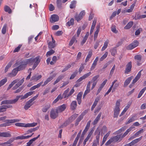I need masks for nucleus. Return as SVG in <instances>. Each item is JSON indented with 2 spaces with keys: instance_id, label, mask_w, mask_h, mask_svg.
<instances>
[{
  "instance_id": "3c124183",
  "label": "nucleus",
  "mask_w": 146,
  "mask_h": 146,
  "mask_svg": "<svg viewBox=\"0 0 146 146\" xmlns=\"http://www.w3.org/2000/svg\"><path fill=\"white\" fill-rule=\"evenodd\" d=\"M119 85V83H116V82L114 84L113 87V89L112 91V92H115V90L118 87Z\"/></svg>"
},
{
  "instance_id": "4c0bfd02",
  "label": "nucleus",
  "mask_w": 146,
  "mask_h": 146,
  "mask_svg": "<svg viewBox=\"0 0 146 146\" xmlns=\"http://www.w3.org/2000/svg\"><path fill=\"white\" fill-rule=\"evenodd\" d=\"M146 90V87H145L140 91L137 97L138 98H140Z\"/></svg>"
},
{
  "instance_id": "f03ea898",
  "label": "nucleus",
  "mask_w": 146,
  "mask_h": 146,
  "mask_svg": "<svg viewBox=\"0 0 146 146\" xmlns=\"http://www.w3.org/2000/svg\"><path fill=\"white\" fill-rule=\"evenodd\" d=\"M14 67H17L16 68L19 71L24 69L26 66L23 61L21 60L17 61L13 65Z\"/></svg>"
},
{
  "instance_id": "20e7f679",
  "label": "nucleus",
  "mask_w": 146,
  "mask_h": 146,
  "mask_svg": "<svg viewBox=\"0 0 146 146\" xmlns=\"http://www.w3.org/2000/svg\"><path fill=\"white\" fill-rule=\"evenodd\" d=\"M37 124V123H28L27 124L22 123H15V125L16 126L18 127H33L36 126Z\"/></svg>"
},
{
  "instance_id": "7ed1b4c3",
  "label": "nucleus",
  "mask_w": 146,
  "mask_h": 146,
  "mask_svg": "<svg viewBox=\"0 0 146 146\" xmlns=\"http://www.w3.org/2000/svg\"><path fill=\"white\" fill-rule=\"evenodd\" d=\"M120 100H118L116 101L115 107L114 110V112L113 113V117L114 118H117L118 117L120 111Z\"/></svg>"
},
{
  "instance_id": "13d9d810",
  "label": "nucleus",
  "mask_w": 146,
  "mask_h": 146,
  "mask_svg": "<svg viewBox=\"0 0 146 146\" xmlns=\"http://www.w3.org/2000/svg\"><path fill=\"white\" fill-rule=\"evenodd\" d=\"M8 122L10 123H13L16 122H18L20 121V119H13L11 120H8Z\"/></svg>"
},
{
  "instance_id": "58836bf2",
  "label": "nucleus",
  "mask_w": 146,
  "mask_h": 146,
  "mask_svg": "<svg viewBox=\"0 0 146 146\" xmlns=\"http://www.w3.org/2000/svg\"><path fill=\"white\" fill-rule=\"evenodd\" d=\"M146 90V87H145L140 91L137 97L138 98H140Z\"/></svg>"
},
{
  "instance_id": "cd10ccee",
  "label": "nucleus",
  "mask_w": 146,
  "mask_h": 146,
  "mask_svg": "<svg viewBox=\"0 0 146 146\" xmlns=\"http://www.w3.org/2000/svg\"><path fill=\"white\" fill-rule=\"evenodd\" d=\"M84 115H82V114L80 115L76 119V122L75 124V126H77L79 124V122L83 119Z\"/></svg>"
},
{
  "instance_id": "c9c22d12",
  "label": "nucleus",
  "mask_w": 146,
  "mask_h": 146,
  "mask_svg": "<svg viewBox=\"0 0 146 146\" xmlns=\"http://www.w3.org/2000/svg\"><path fill=\"white\" fill-rule=\"evenodd\" d=\"M42 77L41 75H39L38 76H33L31 79V80H35L37 81L40 79Z\"/></svg>"
},
{
  "instance_id": "72a5a7b5",
  "label": "nucleus",
  "mask_w": 146,
  "mask_h": 146,
  "mask_svg": "<svg viewBox=\"0 0 146 146\" xmlns=\"http://www.w3.org/2000/svg\"><path fill=\"white\" fill-rule=\"evenodd\" d=\"M64 76L63 75H60L59 76L56 80V81H54L53 84L55 85L58 82L60 81L63 78Z\"/></svg>"
},
{
  "instance_id": "9b49d317",
  "label": "nucleus",
  "mask_w": 146,
  "mask_h": 146,
  "mask_svg": "<svg viewBox=\"0 0 146 146\" xmlns=\"http://www.w3.org/2000/svg\"><path fill=\"white\" fill-rule=\"evenodd\" d=\"M12 108L13 106L11 105H2L0 106V112H3L5 111L7 109Z\"/></svg>"
},
{
  "instance_id": "2eb2a0df",
  "label": "nucleus",
  "mask_w": 146,
  "mask_h": 146,
  "mask_svg": "<svg viewBox=\"0 0 146 146\" xmlns=\"http://www.w3.org/2000/svg\"><path fill=\"white\" fill-rule=\"evenodd\" d=\"M19 71L16 68H14L12 71V72L9 74V76L10 77H14L17 75Z\"/></svg>"
},
{
  "instance_id": "dca6fc26",
  "label": "nucleus",
  "mask_w": 146,
  "mask_h": 146,
  "mask_svg": "<svg viewBox=\"0 0 146 146\" xmlns=\"http://www.w3.org/2000/svg\"><path fill=\"white\" fill-rule=\"evenodd\" d=\"M100 100V97H97L94 102L93 104L92 105L91 108V110L92 111L93 110L94 108L96 107L97 105L98 102Z\"/></svg>"
},
{
  "instance_id": "bf43d9fd",
  "label": "nucleus",
  "mask_w": 146,
  "mask_h": 146,
  "mask_svg": "<svg viewBox=\"0 0 146 146\" xmlns=\"http://www.w3.org/2000/svg\"><path fill=\"white\" fill-rule=\"evenodd\" d=\"M71 65L70 64L67 65L62 71V72H63L67 70H68L69 68H71Z\"/></svg>"
},
{
  "instance_id": "f3484780",
  "label": "nucleus",
  "mask_w": 146,
  "mask_h": 146,
  "mask_svg": "<svg viewBox=\"0 0 146 146\" xmlns=\"http://www.w3.org/2000/svg\"><path fill=\"white\" fill-rule=\"evenodd\" d=\"M51 20L50 19V22L52 23L58 21L59 20L58 16L56 15H53L51 17Z\"/></svg>"
},
{
  "instance_id": "864d4df0",
  "label": "nucleus",
  "mask_w": 146,
  "mask_h": 146,
  "mask_svg": "<svg viewBox=\"0 0 146 146\" xmlns=\"http://www.w3.org/2000/svg\"><path fill=\"white\" fill-rule=\"evenodd\" d=\"M50 104L45 106L42 109V111L43 112H45L50 108Z\"/></svg>"
},
{
  "instance_id": "2f4dec72",
  "label": "nucleus",
  "mask_w": 146,
  "mask_h": 146,
  "mask_svg": "<svg viewBox=\"0 0 146 146\" xmlns=\"http://www.w3.org/2000/svg\"><path fill=\"white\" fill-rule=\"evenodd\" d=\"M19 81L18 79H17L13 80L11 83L10 84L8 87L7 90H9L15 83Z\"/></svg>"
},
{
  "instance_id": "69168bd1",
  "label": "nucleus",
  "mask_w": 146,
  "mask_h": 146,
  "mask_svg": "<svg viewBox=\"0 0 146 146\" xmlns=\"http://www.w3.org/2000/svg\"><path fill=\"white\" fill-rule=\"evenodd\" d=\"M93 131L94 130L92 129L91 130V131L88 134L87 136L86 137L85 139L88 140L90 138L92 134Z\"/></svg>"
},
{
  "instance_id": "bb28decb",
  "label": "nucleus",
  "mask_w": 146,
  "mask_h": 146,
  "mask_svg": "<svg viewBox=\"0 0 146 146\" xmlns=\"http://www.w3.org/2000/svg\"><path fill=\"white\" fill-rule=\"evenodd\" d=\"M117 81V80H114L113 82L112 83L111 85V86L108 91L106 93L105 96L106 95H108L109 94V93L111 91V90H112V88L113 87L114 84V83H115Z\"/></svg>"
},
{
  "instance_id": "7c9ffc66",
  "label": "nucleus",
  "mask_w": 146,
  "mask_h": 146,
  "mask_svg": "<svg viewBox=\"0 0 146 146\" xmlns=\"http://www.w3.org/2000/svg\"><path fill=\"white\" fill-rule=\"evenodd\" d=\"M92 54V52L91 50H90L88 52V54L85 60L86 62H88L90 58L91 57Z\"/></svg>"
},
{
  "instance_id": "6e6552de",
  "label": "nucleus",
  "mask_w": 146,
  "mask_h": 146,
  "mask_svg": "<svg viewBox=\"0 0 146 146\" xmlns=\"http://www.w3.org/2000/svg\"><path fill=\"white\" fill-rule=\"evenodd\" d=\"M16 100H6L2 101L1 105L3 104H15L16 103Z\"/></svg>"
},
{
  "instance_id": "79ce46f5",
  "label": "nucleus",
  "mask_w": 146,
  "mask_h": 146,
  "mask_svg": "<svg viewBox=\"0 0 146 146\" xmlns=\"http://www.w3.org/2000/svg\"><path fill=\"white\" fill-rule=\"evenodd\" d=\"M109 42L108 40H107L105 42L103 47L102 48V51H104L107 47Z\"/></svg>"
},
{
  "instance_id": "5701e85b",
  "label": "nucleus",
  "mask_w": 146,
  "mask_h": 146,
  "mask_svg": "<svg viewBox=\"0 0 146 146\" xmlns=\"http://www.w3.org/2000/svg\"><path fill=\"white\" fill-rule=\"evenodd\" d=\"M14 138H11L9 139L7 141L4 143V145H6V146H10L12 145L11 143L14 141Z\"/></svg>"
},
{
  "instance_id": "e433bc0d",
  "label": "nucleus",
  "mask_w": 146,
  "mask_h": 146,
  "mask_svg": "<svg viewBox=\"0 0 146 146\" xmlns=\"http://www.w3.org/2000/svg\"><path fill=\"white\" fill-rule=\"evenodd\" d=\"M133 24V21L129 22L124 27V29H130L132 26Z\"/></svg>"
},
{
  "instance_id": "6ab92c4d",
  "label": "nucleus",
  "mask_w": 146,
  "mask_h": 146,
  "mask_svg": "<svg viewBox=\"0 0 146 146\" xmlns=\"http://www.w3.org/2000/svg\"><path fill=\"white\" fill-rule=\"evenodd\" d=\"M33 58H31L30 59H27L23 61V62L26 66L27 64L32 65L33 63Z\"/></svg>"
},
{
  "instance_id": "6e6d98bb",
  "label": "nucleus",
  "mask_w": 146,
  "mask_h": 146,
  "mask_svg": "<svg viewBox=\"0 0 146 146\" xmlns=\"http://www.w3.org/2000/svg\"><path fill=\"white\" fill-rule=\"evenodd\" d=\"M21 98V99L22 100L26 98V97H25V95L24 96L23 95H20V96H16V98L14 100H16V102H17L19 99Z\"/></svg>"
},
{
  "instance_id": "37998d69",
  "label": "nucleus",
  "mask_w": 146,
  "mask_h": 146,
  "mask_svg": "<svg viewBox=\"0 0 146 146\" xmlns=\"http://www.w3.org/2000/svg\"><path fill=\"white\" fill-rule=\"evenodd\" d=\"M12 64V61L10 62L7 65L6 67H5V72H7L9 68L11 66V65Z\"/></svg>"
},
{
  "instance_id": "603ef678",
  "label": "nucleus",
  "mask_w": 146,
  "mask_h": 146,
  "mask_svg": "<svg viewBox=\"0 0 146 146\" xmlns=\"http://www.w3.org/2000/svg\"><path fill=\"white\" fill-rule=\"evenodd\" d=\"M74 19L73 18H71L69 21H68L66 23L68 26H70L71 25H73L74 24Z\"/></svg>"
},
{
  "instance_id": "b1692460",
  "label": "nucleus",
  "mask_w": 146,
  "mask_h": 146,
  "mask_svg": "<svg viewBox=\"0 0 146 146\" xmlns=\"http://www.w3.org/2000/svg\"><path fill=\"white\" fill-rule=\"evenodd\" d=\"M31 137V135H27V136H24L22 135L20 136H18L15 138V139H27L30 137Z\"/></svg>"
},
{
  "instance_id": "774afa93",
  "label": "nucleus",
  "mask_w": 146,
  "mask_h": 146,
  "mask_svg": "<svg viewBox=\"0 0 146 146\" xmlns=\"http://www.w3.org/2000/svg\"><path fill=\"white\" fill-rule=\"evenodd\" d=\"M75 17L76 20L78 22L81 20L82 18V16H80L79 14V15H76Z\"/></svg>"
},
{
  "instance_id": "c756f323",
  "label": "nucleus",
  "mask_w": 146,
  "mask_h": 146,
  "mask_svg": "<svg viewBox=\"0 0 146 146\" xmlns=\"http://www.w3.org/2000/svg\"><path fill=\"white\" fill-rule=\"evenodd\" d=\"M77 106V102L76 101H73L71 105L70 108L72 110H75Z\"/></svg>"
},
{
  "instance_id": "052dcab7",
  "label": "nucleus",
  "mask_w": 146,
  "mask_h": 146,
  "mask_svg": "<svg viewBox=\"0 0 146 146\" xmlns=\"http://www.w3.org/2000/svg\"><path fill=\"white\" fill-rule=\"evenodd\" d=\"M7 27V25L5 24L3 27L1 32L3 34H5L6 33Z\"/></svg>"
},
{
  "instance_id": "e2e57ef3",
  "label": "nucleus",
  "mask_w": 146,
  "mask_h": 146,
  "mask_svg": "<svg viewBox=\"0 0 146 146\" xmlns=\"http://www.w3.org/2000/svg\"><path fill=\"white\" fill-rule=\"evenodd\" d=\"M134 117H135L134 116H133L132 117H131V118H130L126 122L125 124H129V123H130L131 122L133 121H134Z\"/></svg>"
},
{
  "instance_id": "0e129e2a",
  "label": "nucleus",
  "mask_w": 146,
  "mask_h": 146,
  "mask_svg": "<svg viewBox=\"0 0 146 146\" xmlns=\"http://www.w3.org/2000/svg\"><path fill=\"white\" fill-rule=\"evenodd\" d=\"M93 131L94 130L92 129L91 130V131L88 134L87 136L86 137L85 139L88 140L90 138L92 134Z\"/></svg>"
},
{
  "instance_id": "5fc2aeb1",
  "label": "nucleus",
  "mask_w": 146,
  "mask_h": 146,
  "mask_svg": "<svg viewBox=\"0 0 146 146\" xmlns=\"http://www.w3.org/2000/svg\"><path fill=\"white\" fill-rule=\"evenodd\" d=\"M108 55V52H106L105 53V54L103 55L100 59V61H102Z\"/></svg>"
},
{
  "instance_id": "1a4fd4ad",
  "label": "nucleus",
  "mask_w": 146,
  "mask_h": 146,
  "mask_svg": "<svg viewBox=\"0 0 146 146\" xmlns=\"http://www.w3.org/2000/svg\"><path fill=\"white\" fill-rule=\"evenodd\" d=\"M67 105L64 104L60 106H58L56 109V110L59 113L63 111L66 108Z\"/></svg>"
},
{
  "instance_id": "473e14b6",
  "label": "nucleus",
  "mask_w": 146,
  "mask_h": 146,
  "mask_svg": "<svg viewBox=\"0 0 146 146\" xmlns=\"http://www.w3.org/2000/svg\"><path fill=\"white\" fill-rule=\"evenodd\" d=\"M62 98V96L61 94H60L58 95L57 98L53 101L52 104H54L56 103L59 100H61Z\"/></svg>"
},
{
  "instance_id": "412c9836",
  "label": "nucleus",
  "mask_w": 146,
  "mask_h": 146,
  "mask_svg": "<svg viewBox=\"0 0 146 146\" xmlns=\"http://www.w3.org/2000/svg\"><path fill=\"white\" fill-rule=\"evenodd\" d=\"M133 78V76H132L128 78L125 80L123 85V87H126L128 85V84L130 83Z\"/></svg>"
},
{
  "instance_id": "8fccbe9b",
  "label": "nucleus",
  "mask_w": 146,
  "mask_h": 146,
  "mask_svg": "<svg viewBox=\"0 0 146 146\" xmlns=\"http://www.w3.org/2000/svg\"><path fill=\"white\" fill-rule=\"evenodd\" d=\"M72 121H71V120L69 119V118L62 125V126L63 127H66L69 124L71 123Z\"/></svg>"
},
{
  "instance_id": "393cba45",
  "label": "nucleus",
  "mask_w": 146,
  "mask_h": 146,
  "mask_svg": "<svg viewBox=\"0 0 146 146\" xmlns=\"http://www.w3.org/2000/svg\"><path fill=\"white\" fill-rule=\"evenodd\" d=\"M4 9L5 12H8L9 14H11L12 12V10L9 6L5 5L4 6Z\"/></svg>"
},
{
  "instance_id": "a211bd4d",
  "label": "nucleus",
  "mask_w": 146,
  "mask_h": 146,
  "mask_svg": "<svg viewBox=\"0 0 146 146\" xmlns=\"http://www.w3.org/2000/svg\"><path fill=\"white\" fill-rule=\"evenodd\" d=\"M11 136V135L7 132H0V137H10Z\"/></svg>"
},
{
  "instance_id": "c03bdc74",
  "label": "nucleus",
  "mask_w": 146,
  "mask_h": 146,
  "mask_svg": "<svg viewBox=\"0 0 146 146\" xmlns=\"http://www.w3.org/2000/svg\"><path fill=\"white\" fill-rule=\"evenodd\" d=\"M78 114H77L76 113H75L72 115L71 117H70L69 118V119H70L71 121L72 122L75 119L78 117Z\"/></svg>"
},
{
  "instance_id": "de8ad7c7",
  "label": "nucleus",
  "mask_w": 146,
  "mask_h": 146,
  "mask_svg": "<svg viewBox=\"0 0 146 146\" xmlns=\"http://www.w3.org/2000/svg\"><path fill=\"white\" fill-rule=\"evenodd\" d=\"M55 52V51L51 49L50 51L47 52L46 53V56L47 57L50 56V55H52Z\"/></svg>"
},
{
  "instance_id": "09e8293b",
  "label": "nucleus",
  "mask_w": 146,
  "mask_h": 146,
  "mask_svg": "<svg viewBox=\"0 0 146 146\" xmlns=\"http://www.w3.org/2000/svg\"><path fill=\"white\" fill-rule=\"evenodd\" d=\"M55 46V44L53 42H50L48 43V47L50 49L54 48Z\"/></svg>"
},
{
  "instance_id": "423d86ee",
  "label": "nucleus",
  "mask_w": 146,
  "mask_h": 146,
  "mask_svg": "<svg viewBox=\"0 0 146 146\" xmlns=\"http://www.w3.org/2000/svg\"><path fill=\"white\" fill-rule=\"evenodd\" d=\"M143 70V69L141 70L140 71H139L138 73L137 74L135 78L133 80V82L132 83V84L130 85L129 86V87L130 88H131L132 86H133V84L136 83L140 78L141 75V72Z\"/></svg>"
},
{
  "instance_id": "49530a36",
  "label": "nucleus",
  "mask_w": 146,
  "mask_h": 146,
  "mask_svg": "<svg viewBox=\"0 0 146 146\" xmlns=\"http://www.w3.org/2000/svg\"><path fill=\"white\" fill-rule=\"evenodd\" d=\"M69 88H68L66 90L63 94V95L64 98H67L69 96V94H68V93L69 91Z\"/></svg>"
},
{
  "instance_id": "4d7b16f0",
  "label": "nucleus",
  "mask_w": 146,
  "mask_h": 146,
  "mask_svg": "<svg viewBox=\"0 0 146 146\" xmlns=\"http://www.w3.org/2000/svg\"><path fill=\"white\" fill-rule=\"evenodd\" d=\"M17 82V83L16 84L17 85V86L19 87L23 83L24 80V78H23L21 80Z\"/></svg>"
},
{
  "instance_id": "9d476101",
  "label": "nucleus",
  "mask_w": 146,
  "mask_h": 146,
  "mask_svg": "<svg viewBox=\"0 0 146 146\" xmlns=\"http://www.w3.org/2000/svg\"><path fill=\"white\" fill-rule=\"evenodd\" d=\"M132 67V62L130 61L128 63L126 66V68L125 71V74L128 73L131 71Z\"/></svg>"
},
{
  "instance_id": "f704fd0d",
  "label": "nucleus",
  "mask_w": 146,
  "mask_h": 146,
  "mask_svg": "<svg viewBox=\"0 0 146 146\" xmlns=\"http://www.w3.org/2000/svg\"><path fill=\"white\" fill-rule=\"evenodd\" d=\"M110 52L111 53L112 55L114 56L117 53V50L116 47H114L111 48Z\"/></svg>"
},
{
  "instance_id": "338daca9",
  "label": "nucleus",
  "mask_w": 146,
  "mask_h": 146,
  "mask_svg": "<svg viewBox=\"0 0 146 146\" xmlns=\"http://www.w3.org/2000/svg\"><path fill=\"white\" fill-rule=\"evenodd\" d=\"M56 76V74H54L52 75V76H50V77L48 78L46 80L48 82H50L53 78L54 77Z\"/></svg>"
},
{
  "instance_id": "680f3d73",
  "label": "nucleus",
  "mask_w": 146,
  "mask_h": 146,
  "mask_svg": "<svg viewBox=\"0 0 146 146\" xmlns=\"http://www.w3.org/2000/svg\"><path fill=\"white\" fill-rule=\"evenodd\" d=\"M7 80L6 78L2 79L0 81V87L3 85L7 82Z\"/></svg>"
},
{
  "instance_id": "39448f33",
  "label": "nucleus",
  "mask_w": 146,
  "mask_h": 146,
  "mask_svg": "<svg viewBox=\"0 0 146 146\" xmlns=\"http://www.w3.org/2000/svg\"><path fill=\"white\" fill-rule=\"evenodd\" d=\"M33 63L34 62L33 64L32 69L34 70L36 68L37 66L39 63L40 61V56H38L36 57L35 58H33Z\"/></svg>"
},
{
  "instance_id": "aec40b11",
  "label": "nucleus",
  "mask_w": 146,
  "mask_h": 146,
  "mask_svg": "<svg viewBox=\"0 0 146 146\" xmlns=\"http://www.w3.org/2000/svg\"><path fill=\"white\" fill-rule=\"evenodd\" d=\"M33 104V103L29 100L28 101L25 105L24 108L25 110H28Z\"/></svg>"
},
{
  "instance_id": "f8f14e48",
  "label": "nucleus",
  "mask_w": 146,
  "mask_h": 146,
  "mask_svg": "<svg viewBox=\"0 0 146 146\" xmlns=\"http://www.w3.org/2000/svg\"><path fill=\"white\" fill-rule=\"evenodd\" d=\"M134 58L137 60V64L138 66H140L141 64V62H140L142 58V56L140 54H138L136 55L134 57Z\"/></svg>"
},
{
  "instance_id": "4468645a",
  "label": "nucleus",
  "mask_w": 146,
  "mask_h": 146,
  "mask_svg": "<svg viewBox=\"0 0 146 146\" xmlns=\"http://www.w3.org/2000/svg\"><path fill=\"white\" fill-rule=\"evenodd\" d=\"M95 134L96 135H97L96 137V140H94V141H96V143H98V144L99 145L100 134V130L97 129L96 131Z\"/></svg>"
},
{
  "instance_id": "a18cd8bd",
  "label": "nucleus",
  "mask_w": 146,
  "mask_h": 146,
  "mask_svg": "<svg viewBox=\"0 0 146 146\" xmlns=\"http://www.w3.org/2000/svg\"><path fill=\"white\" fill-rule=\"evenodd\" d=\"M56 4L57 7L59 8L60 9L62 7V2L61 0H57Z\"/></svg>"
},
{
  "instance_id": "0eeeda50",
  "label": "nucleus",
  "mask_w": 146,
  "mask_h": 146,
  "mask_svg": "<svg viewBox=\"0 0 146 146\" xmlns=\"http://www.w3.org/2000/svg\"><path fill=\"white\" fill-rule=\"evenodd\" d=\"M59 113L56 110L52 109L50 112V117L52 119H55L56 118L58 115V113Z\"/></svg>"
},
{
  "instance_id": "a19ab883",
  "label": "nucleus",
  "mask_w": 146,
  "mask_h": 146,
  "mask_svg": "<svg viewBox=\"0 0 146 146\" xmlns=\"http://www.w3.org/2000/svg\"><path fill=\"white\" fill-rule=\"evenodd\" d=\"M76 41H77V40H76V39L75 37V36L72 37V38L71 39L70 42L69 43V46H71L72 45L74 42Z\"/></svg>"
},
{
  "instance_id": "c85d7f7f",
  "label": "nucleus",
  "mask_w": 146,
  "mask_h": 146,
  "mask_svg": "<svg viewBox=\"0 0 146 146\" xmlns=\"http://www.w3.org/2000/svg\"><path fill=\"white\" fill-rule=\"evenodd\" d=\"M133 128V127H130L129 129H128L124 133V134L123 135H122L121 136V140L123 137H124L128 134L129 132Z\"/></svg>"
},
{
  "instance_id": "f257e3e1",
  "label": "nucleus",
  "mask_w": 146,
  "mask_h": 146,
  "mask_svg": "<svg viewBox=\"0 0 146 146\" xmlns=\"http://www.w3.org/2000/svg\"><path fill=\"white\" fill-rule=\"evenodd\" d=\"M121 140V135H117L113 137H111L105 143L106 146H108L111 143H114L118 141H120Z\"/></svg>"
},
{
  "instance_id": "4be33fe9",
  "label": "nucleus",
  "mask_w": 146,
  "mask_h": 146,
  "mask_svg": "<svg viewBox=\"0 0 146 146\" xmlns=\"http://www.w3.org/2000/svg\"><path fill=\"white\" fill-rule=\"evenodd\" d=\"M82 95V93L80 92L78 94L77 96V100L78 101V104L79 105L81 104V102Z\"/></svg>"
},
{
  "instance_id": "ddd939ff",
  "label": "nucleus",
  "mask_w": 146,
  "mask_h": 146,
  "mask_svg": "<svg viewBox=\"0 0 146 146\" xmlns=\"http://www.w3.org/2000/svg\"><path fill=\"white\" fill-rule=\"evenodd\" d=\"M91 74V72H88L83 75L81 77L77 80V82H79L86 78H88Z\"/></svg>"
},
{
  "instance_id": "a878e982",
  "label": "nucleus",
  "mask_w": 146,
  "mask_h": 146,
  "mask_svg": "<svg viewBox=\"0 0 146 146\" xmlns=\"http://www.w3.org/2000/svg\"><path fill=\"white\" fill-rule=\"evenodd\" d=\"M101 115V113H100L98 114L97 117H96V118L94 119L93 122V125H95L98 123V121H99L100 119Z\"/></svg>"
},
{
  "instance_id": "ea45409f",
  "label": "nucleus",
  "mask_w": 146,
  "mask_h": 146,
  "mask_svg": "<svg viewBox=\"0 0 146 146\" xmlns=\"http://www.w3.org/2000/svg\"><path fill=\"white\" fill-rule=\"evenodd\" d=\"M146 90V87H145L140 91L137 97L138 98H140Z\"/></svg>"
}]
</instances>
